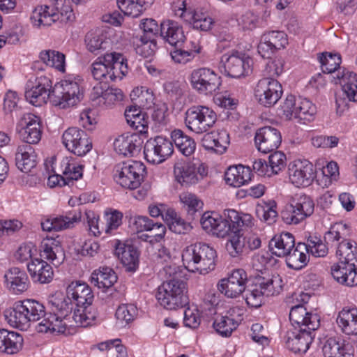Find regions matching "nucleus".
<instances>
[{
  "label": "nucleus",
  "mask_w": 357,
  "mask_h": 357,
  "mask_svg": "<svg viewBox=\"0 0 357 357\" xmlns=\"http://www.w3.org/2000/svg\"><path fill=\"white\" fill-rule=\"evenodd\" d=\"M250 167L239 165L229 167L225 172V178L228 185L238 188L250 181Z\"/></svg>",
  "instance_id": "43"
},
{
  "label": "nucleus",
  "mask_w": 357,
  "mask_h": 357,
  "mask_svg": "<svg viewBox=\"0 0 357 357\" xmlns=\"http://www.w3.org/2000/svg\"><path fill=\"white\" fill-rule=\"evenodd\" d=\"M122 218L123 214L118 211H106L105 213V227L102 226L101 229H105L106 233H111L121 225Z\"/></svg>",
  "instance_id": "63"
},
{
  "label": "nucleus",
  "mask_w": 357,
  "mask_h": 357,
  "mask_svg": "<svg viewBox=\"0 0 357 357\" xmlns=\"http://www.w3.org/2000/svg\"><path fill=\"white\" fill-rule=\"evenodd\" d=\"M282 92V85L278 80L263 77L255 89V97L261 105L271 107L279 100Z\"/></svg>",
  "instance_id": "16"
},
{
  "label": "nucleus",
  "mask_w": 357,
  "mask_h": 357,
  "mask_svg": "<svg viewBox=\"0 0 357 357\" xmlns=\"http://www.w3.org/2000/svg\"><path fill=\"white\" fill-rule=\"evenodd\" d=\"M84 98L83 89L75 79H66L52 89L51 102L61 109L77 105Z\"/></svg>",
  "instance_id": "10"
},
{
  "label": "nucleus",
  "mask_w": 357,
  "mask_h": 357,
  "mask_svg": "<svg viewBox=\"0 0 357 357\" xmlns=\"http://www.w3.org/2000/svg\"><path fill=\"white\" fill-rule=\"evenodd\" d=\"M350 236V229L347 224L342 222H336L331 226L329 230L324 234V241L326 244L333 245L338 243L336 255L339 258L338 262L344 264L357 263V245L347 240Z\"/></svg>",
  "instance_id": "7"
},
{
  "label": "nucleus",
  "mask_w": 357,
  "mask_h": 357,
  "mask_svg": "<svg viewBox=\"0 0 357 357\" xmlns=\"http://www.w3.org/2000/svg\"><path fill=\"white\" fill-rule=\"evenodd\" d=\"M229 144V134L225 130H213L204 135L202 146L208 151L222 154Z\"/></svg>",
  "instance_id": "30"
},
{
  "label": "nucleus",
  "mask_w": 357,
  "mask_h": 357,
  "mask_svg": "<svg viewBox=\"0 0 357 357\" xmlns=\"http://www.w3.org/2000/svg\"><path fill=\"white\" fill-rule=\"evenodd\" d=\"M15 165L22 172L27 173L37 165V154L31 145L22 144L17 148Z\"/></svg>",
  "instance_id": "36"
},
{
  "label": "nucleus",
  "mask_w": 357,
  "mask_h": 357,
  "mask_svg": "<svg viewBox=\"0 0 357 357\" xmlns=\"http://www.w3.org/2000/svg\"><path fill=\"white\" fill-rule=\"evenodd\" d=\"M165 217L169 229L176 234H185L192 229L190 224L178 216L174 209H168Z\"/></svg>",
  "instance_id": "49"
},
{
  "label": "nucleus",
  "mask_w": 357,
  "mask_h": 357,
  "mask_svg": "<svg viewBox=\"0 0 357 357\" xmlns=\"http://www.w3.org/2000/svg\"><path fill=\"white\" fill-rule=\"evenodd\" d=\"M295 239L294 236L289 232L282 233L280 236H274L271 242L270 247L273 254L283 257L289 253V250L294 247Z\"/></svg>",
  "instance_id": "46"
},
{
  "label": "nucleus",
  "mask_w": 357,
  "mask_h": 357,
  "mask_svg": "<svg viewBox=\"0 0 357 357\" xmlns=\"http://www.w3.org/2000/svg\"><path fill=\"white\" fill-rule=\"evenodd\" d=\"M324 357H354L352 347L335 337L327 339L322 347Z\"/></svg>",
  "instance_id": "40"
},
{
  "label": "nucleus",
  "mask_w": 357,
  "mask_h": 357,
  "mask_svg": "<svg viewBox=\"0 0 357 357\" xmlns=\"http://www.w3.org/2000/svg\"><path fill=\"white\" fill-rule=\"evenodd\" d=\"M217 288L229 298H236L243 294L248 305L259 307L264 296L277 295L282 291V280L279 275L271 278L257 275L248 278L243 269L238 268L229 274L227 278L221 279Z\"/></svg>",
  "instance_id": "1"
},
{
  "label": "nucleus",
  "mask_w": 357,
  "mask_h": 357,
  "mask_svg": "<svg viewBox=\"0 0 357 357\" xmlns=\"http://www.w3.org/2000/svg\"><path fill=\"white\" fill-rule=\"evenodd\" d=\"M117 281L116 273L109 267H100L91 275V282L99 289H107Z\"/></svg>",
  "instance_id": "45"
},
{
  "label": "nucleus",
  "mask_w": 357,
  "mask_h": 357,
  "mask_svg": "<svg viewBox=\"0 0 357 357\" xmlns=\"http://www.w3.org/2000/svg\"><path fill=\"white\" fill-rule=\"evenodd\" d=\"M253 219L250 226L240 225L231 233L229 234V239L225 245L228 254L231 257H237L241 255L247 250H253L261 245V239L256 234L248 231L247 229L253 225Z\"/></svg>",
  "instance_id": "9"
},
{
  "label": "nucleus",
  "mask_w": 357,
  "mask_h": 357,
  "mask_svg": "<svg viewBox=\"0 0 357 357\" xmlns=\"http://www.w3.org/2000/svg\"><path fill=\"white\" fill-rule=\"evenodd\" d=\"M180 201L188 207V215L194 218L195 214L201 210L203 206V202L195 195L189 192H182L180 196Z\"/></svg>",
  "instance_id": "57"
},
{
  "label": "nucleus",
  "mask_w": 357,
  "mask_h": 357,
  "mask_svg": "<svg viewBox=\"0 0 357 357\" xmlns=\"http://www.w3.org/2000/svg\"><path fill=\"white\" fill-rule=\"evenodd\" d=\"M66 291L77 307L90 306L93 302L91 289L84 282H73L67 287Z\"/></svg>",
  "instance_id": "35"
},
{
  "label": "nucleus",
  "mask_w": 357,
  "mask_h": 357,
  "mask_svg": "<svg viewBox=\"0 0 357 357\" xmlns=\"http://www.w3.org/2000/svg\"><path fill=\"white\" fill-rule=\"evenodd\" d=\"M186 283L174 280H165L158 289L156 298L167 310L182 308L188 303Z\"/></svg>",
  "instance_id": "8"
},
{
  "label": "nucleus",
  "mask_w": 357,
  "mask_h": 357,
  "mask_svg": "<svg viewBox=\"0 0 357 357\" xmlns=\"http://www.w3.org/2000/svg\"><path fill=\"white\" fill-rule=\"evenodd\" d=\"M298 123L305 124L313 119L316 114L315 105L307 98H299L298 99Z\"/></svg>",
  "instance_id": "52"
},
{
  "label": "nucleus",
  "mask_w": 357,
  "mask_h": 357,
  "mask_svg": "<svg viewBox=\"0 0 357 357\" xmlns=\"http://www.w3.org/2000/svg\"><path fill=\"white\" fill-rule=\"evenodd\" d=\"M307 238L306 245L308 252L317 257H325L328 253V248L324 243L319 237L317 236L309 235Z\"/></svg>",
  "instance_id": "60"
},
{
  "label": "nucleus",
  "mask_w": 357,
  "mask_h": 357,
  "mask_svg": "<svg viewBox=\"0 0 357 357\" xmlns=\"http://www.w3.org/2000/svg\"><path fill=\"white\" fill-rule=\"evenodd\" d=\"M288 171L291 183L298 188L310 185L316 177L313 165L306 160L290 163Z\"/></svg>",
  "instance_id": "20"
},
{
  "label": "nucleus",
  "mask_w": 357,
  "mask_h": 357,
  "mask_svg": "<svg viewBox=\"0 0 357 357\" xmlns=\"http://www.w3.org/2000/svg\"><path fill=\"white\" fill-rule=\"evenodd\" d=\"M160 36L171 45L176 47H181L185 40L182 27L178 22L171 20L161 23Z\"/></svg>",
  "instance_id": "38"
},
{
  "label": "nucleus",
  "mask_w": 357,
  "mask_h": 357,
  "mask_svg": "<svg viewBox=\"0 0 357 357\" xmlns=\"http://www.w3.org/2000/svg\"><path fill=\"white\" fill-rule=\"evenodd\" d=\"M104 59L109 66V79L115 81L121 79L128 73L127 59L121 54L115 52L104 54Z\"/></svg>",
  "instance_id": "37"
},
{
  "label": "nucleus",
  "mask_w": 357,
  "mask_h": 357,
  "mask_svg": "<svg viewBox=\"0 0 357 357\" xmlns=\"http://www.w3.org/2000/svg\"><path fill=\"white\" fill-rule=\"evenodd\" d=\"M27 271L33 282L47 284L54 276L52 267L41 258H34L27 264Z\"/></svg>",
  "instance_id": "32"
},
{
  "label": "nucleus",
  "mask_w": 357,
  "mask_h": 357,
  "mask_svg": "<svg viewBox=\"0 0 357 357\" xmlns=\"http://www.w3.org/2000/svg\"><path fill=\"white\" fill-rule=\"evenodd\" d=\"M216 251L204 243L188 246L182 253V261L185 268L192 271L206 274L215 266Z\"/></svg>",
  "instance_id": "6"
},
{
  "label": "nucleus",
  "mask_w": 357,
  "mask_h": 357,
  "mask_svg": "<svg viewBox=\"0 0 357 357\" xmlns=\"http://www.w3.org/2000/svg\"><path fill=\"white\" fill-rule=\"evenodd\" d=\"M174 172L176 181L183 186H190L197 183L208 174L206 167L202 165L179 162L175 164Z\"/></svg>",
  "instance_id": "19"
},
{
  "label": "nucleus",
  "mask_w": 357,
  "mask_h": 357,
  "mask_svg": "<svg viewBox=\"0 0 357 357\" xmlns=\"http://www.w3.org/2000/svg\"><path fill=\"white\" fill-rule=\"evenodd\" d=\"M331 275L340 284L354 287L357 285V271L356 264H344L337 262L331 268Z\"/></svg>",
  "instance_id": "34"
},
{
  "label": "nucleus",
  "mask_w": 357,
  "mask_h": 357,
  "mask_svg": "<svg viewBox=\"0 0 357 357\" xmlns=\"http://www.w3.org/2000/svg\"><path fill=\"white\" fill-rule=\"evenodd\" d=\"M261 38L268 43L269 45L275 50L284 48L288 44L287 34L280 31H271L265 33Z\"/></svg>",
  "instance_id": "59"
},
{
  "label": "nucleus",
  "mask_w": 357,
  "mask_h": 357,
  "mask_svg": "<svg viewBox=\"0 0 357 357\" xmlns=\"http://www.w3.org/2000/svg\"><path fill=\"white\" fill-rule=\"evenodd\" d=\"M291 202L294 204V207H297L300 213L304 215L305 220L313 214L314 203L310 197L305 194L296 195Z\"/></svg>",
  "instance_id": "56"
},
{
  "label": "nucleus",
  "mask_w": 357,
  "mask_h": 357,
  "mask_svg": "<svg viewBox=\"0 0 357 357\" xmlns=\"http://www.w3.org/2000/svg\"><path fill=\"white\" fill-rule=\"evenodd\" d=\"M75 19L70 0H55L52 5H41L36 7L30 16L32 26L42 29L56 22H68Z\"/></svg>",
  "instance_id": "4"
},
{
  "label": "nucleus",
  "mask_w": 357,
  "mask_h": 357,
  "mask_svg": "<svg viewBox=\"0 0 357 357\" xmlns=\"http://www.w3.org/2000/svg\"><path fill=\"white\" fill-rule=\"evenodd\" d=\"M336 322L344 334L356 335L357 308L344 307L339 312Z\"/></svg>",
  "instance_id": "41"
},
{
  "label": "nucleus",
  "mask_w": 357,
  "mask_h": 357,
  "mask_svg": "<svg viewBox=\"0 0 357 357\" xmlns=\"http://www.w3.org/2000/svg\"><path fill=\"white\" fill-rule=\"evenodd\" d=\"M173 151L172 139L163 136L150 138L144 148L146 160L152 164L162 163L172 155Z\"/></svg>",
  "instance_id": "15"
},
{
  "label": "nucleus",
  "mask_w": 357,
  "mask_h": 357,
  "mask_svg": "<svg viewBox=\"0 0 357 357\" xmlns=\"http://www.w3.org/2000/svg\"><path fill=\"white\" fill-rule=\"evenodd\" d=\"M153 2V0H117V5L126 15L137 17Z\"/></svg>",
  "instance_id": "47"
},
{
  "label": "nucleus",
  "mask_w": 357,
  "mask_h": 357,
  "mask_svg": "<svg viewBox=\"0 0 357 357\" xmlns=\"http://www.w3.org/2000/svg\"><path fill=\"white\" fill-rule=\"evenodd\" d=\"M225 73L233 78L246 76L252 72V60L245 54L236 52L229 56L224 54L221 58Z\"/></svg>",
  "instance_id": "18"
},
{
  "label": "nucleus",
  "mask_w": 357,
  "mask_h": 357,
  "mask_svg": "<svg viewBox=\"0 0 357 357\" xmlns=\"http://www.w3.org/2000/svg\"><path fill=\"white\" fill-rule=\"evenodd\" d=\"M52 82L46 77H40L36 79L34 85L27 84L25 91L26 98L35 106H40L47 102L49 99L51 101L52 93Z\"/></svg>",
  "instance_id": "25"
},
{
  "label": "nucleus",
  "mask_w": 357,
  "mask_h": 357,
  "mask_svg": "<svg viewBox=\"0 0 357 357\" xmlns=\"http://www.w3.org/2000/svg\"><path fill=\"white\" fill-rule=\"evenodd\" d=\"M18 126L21 127L18 133L23 144L31 145L39 142L42 131L38 116L30 113L25 114L20 119Z\"/></svg>",
  "instance_id": "22"
},
{
  "label": "nucleus",
  "mask_w": 357,
  "mask_h": 357,
  "mask_svg": "<svg viewBox=\"0 0 357 357\" xmlns=\"http://www.w3.org/2000/svg\"><path fill=\"white\" fill-rule=\"evenodd\" d=\"M52 171L54 173H61L63 185H69L73 181H77L82 177L83 166L77 164L72 157H63L59 161L55 160L53 162Z\"/></svg>",
  "instance_id": "26"
},
{
  "label": "nucleus",
  "mask_w": 357,
  "mask_h": 357,
  "mask_svg": "<svg viewBox=\"0 0 357 357\" xmlns=\"http://www.w3.org/2000/svg\"><path fill=\"white\" fill-rule=\"evenodd\" d=\"M91 73L96 80L108 81L109 73V66L108 63L105 62L104 55L98 57L97 60L93 63L91 66Z\"/></svg>",
  "instance_id": "62"
},
{
  "label": "nucleus",
  "mask_w": 357,
  "mask_h": 357,
  "mask_svg": "<svg viewBox=\"0 0 357 357\" xmlns=\"http://www.w3.org/2000/svg\"><path fill=\"white\" fill-rule=\"evenodd\" d=\"M22 336L14 331L0 329V352L14 354L19 352L23 346Z\"/></svg>",
  "instance_id": "39"
},
{
  "label": "nucleus",
  "mask_w": 357,
  "mask_h": 357,
  "mask_svg": "<svg viewBox=\"0 0 357 357\" xmlns=\"http://www.w3.org/2000/svg\"><path fill=\"white\" fill-rule=\"evenodd\" d=\"M114 254L127 271L134 272L139 265V251L133 245L116 241Z\"/></svg>",
  "instance_id": "28"
},
{
  "label": "nucleus",
  "mask_w": 357,
  "mask_h": 357,
  "mask_svg": "<svg viewBox=\"0 0 357 357\" xmlns=\"http://www.w3.org/2000/svg\"><path fill=\"white\" fill-rule=\"evenodd\" d=\"M65 58L63 53L55 50H44L40 53V59L43 63L62 72L65 70Z\"/></svg>",
  "instance_id": "51"
},
{
  "label": "nucleus",
  "mask_w": 357,
  "mask_h": 357,
  "mask_svg": "<svg viewBox=\"0 0 357 357\" xmlns=\"http://www.w3.org/2000/svg\"><path fill=\"white\" fill-rule=\"evenodd\" d=\"M289 320L293 328H305L308 330L315 331L319 327V317L317 314H312L307 311L303 304L295 305L291 308Z\"/></svg>",
  "instance_id": "27"
},
{
  "label": "nucleus",
  "mask_w": 357,
  "mask_h": 357,
  "mask_svg": "<svg viewBox=\"0 0 357 357\" xmlns=\"http://www.w3.org/2000/svg\"><path fill=\"white\" fill-rule=\"evenodd\" d=\"M146 172V167L139 161L128 160L115 166L114 177L123 188L134 190L139 187Z\"/></svg>",
  "instance_id": "12"
},
{
  "label": "nucleus",
  "mask_w": 357,
  "mask_h": 357,
  "mask_svg": "<svg viewBox=\"0 0 357 357\" xmlns=\"http://www.w3.org/2000/svg\"><path fill=\"white\" fill-rule=\"evenodd\" d=\"M5 284L13 294H21L29 287L30 282L26 273L18 267L9 268L4 275Z\"/></svg>",
  "instance_id": "29"
},
{
  "label": "nucleus",
  "mask_w": 357,
  "mask_h": 357,
  "mask_svg": "<svg viewBox=\"0 0 357 357\" xmlns=\"http://www.w3.org/2000/svg\"><path fill=\"white\" fill-rule=\"evenodd\" d=\"M62 142L68 151L78 156L84 155L92 148L86 132L76 127L69 128L63 133Z\"/></svg>",
  "instance_id": "17"
},
{
  "label": "nucleus",
  "mask_w": 357,
  "mask_h": 357,
  "mask_svg": "<svg viewBox=\"0 0 357 357\" xmlns=\"http://www.w3.org/2000/svg\"><path fill=\"white\" fill-rule=\"evenodd\" d=\"M282 142L280 132L271 126L258 129L255 133V142L259 151L268 153L275 151Z\"/></svg>",
  "instance_id": "24"
},
{
  "label": "nucleus",
  "mask_w": 357,
  "mask_h": 357,
  "mask_svg": "<svg viewBox=\"0 0 357 357\" xmlns=\"http://www.w3.org/2000/svg\"><path fill=\"white\" fill-rule=\"evenodd\" d=\"M314 331L297 327L289 330L284 337L287 348L296 354H305L313 341Z\"/></svg>",
  "instance_id": "21"
},
{
  "label": "nucleus",
  "mask_w": 357,
  "mask_h": 357,
  "mask_svg": "<svg viewBox=\"0 0 357 357\" xmlns=\"http://www.w3.org/2000/svg\"><path fill=\"white\" fill-rule=\"evenodd\" d=\"M213 326L218 334L222 336L228 337L238 327V323L227 316H220L216 317Z\"/></svg>",
  "instance_id": "54"
},
{
  "label": "nucleus",
  "mask_w": 357,
  "mask_h": 357,
  "mask_svg": "<svg viewBox=\"0 0 357 357\" xmlns=\"http://www.w3.org/2000/svg\"><path fill=\"white\" fill-rule=\"evenodd\" d=\"M289 250V253H287L286 263L289 268L294 270H301L305 267L307 262V257L306 253L308 252L305 243H298L296 245Z\"/></svg>",
  "instance_id": "42"
},
{
  "label": "nucleus",
  "mask_w": 357,
  "mask_h": 357,
  "mask_svg": "<svg viewBox=\"0 0 357 357\" xmlns=\"http://www.w3.org/2000/svg\"><path fill=\"white\" fill-rule=\"evenodd\" d=\"M52 312L39 322L36 328L38 333L57 332L63 333L66 324L63 319L71 313L73 303L68 295L66 297L62 294H56L49 299Z\"/></svg>",
  "instance_id": "5"
},
{
  "label": "nucleus",
  "mask_w": 357,
  "mask_h": 357,
  "mask_svg": "<svg viewBox=\"0 0 357 357\" xmlns=\"http://www.w3.org/2000/svg\"><path fill=\"white\" fill-rule=\"evenodd\" d=\"M217 121L215 112L203 105H195L185 113V124L191 131L199 134L208 131Z\"/></svg>",
  "instance_id": "13"
},
{
  "label": "nucleus",
  "mask_w": 357,
  "mask_h": 357,
  "mask_svg": "<svg viewBox=\"0 0 357 357\" xmlns=\"http://www.w3.org/2000/svg\"><path fill=\"white\" fill-rule=\"evenodd\" d=\"M284 70V61L280 58H275L268 61L263 71L264 77L275 79L280 75Z\"/></svg>",
  "instance_id": "64"
},
{
  "label": "nucleus",
  "mask_w": 357,
  "mask_h": 357,
  "mask_svg": "<svg viewBox=\"0 0 357 357\" xmlns=\"http://www.w3.org/2000/svg\"><path fill=\"white\" fill-rule=\"evenodd\" d=\"M85 43L89 52L98 54L100 50L106 49L108 41L100 31H91L86 33Z\"/></svg>",
  "instance_id": "50"
},
{
  "label": "nucleus",
  "mask_w": 357,
  "mask_h": 357,
  "mask_svg": "<svg viewBox=\"0 0 357 357\" xmlns=\"http://www.w3.org/2000/svg\"><path fill=\"white\" fill-rule=\"evenodd\" d=\"M40 256L54 266L61 264L65 259V252L61 241L54 238L43 239L40 245Z\"/></svg>",
  "instance_id": "31"
},
{
  "label": "nucleus",
  "mask_w": 357,
  "mask_h": 357,
  "mask_svg": "<svg viewBox=\"0 0 357 357\" xmlns=\"http://www.w3.org/2000/svg\"><path fill=\"white\" fill-rule=\"evenodd\" d=\"M298 99L293 95H288L280 106V115L287 120H296L298 122Z\"/></svg>",
  "instance_id": "58"
},
{
  "label": "nucleus",
  "mask_w": 357,
  "mask_h": 357,
  "mask_svg": "<svg viewBox=\"0 0 357 357\" xmlns=\"http://www.w3.org/2000/svg\"><path fill=\"white\" fill-rule=\"evenodd\" d=\"M319 61L324 73H335L340 66L342 59L338 54L324 52L319 56Z\"/></svg>",
  "instance_id": "55"
},
{
  "label": "nucleus",
  "mask_w": 357,
  "mask_h": 357,
  "mask_svg": "<svg viewBox=\"0 0 357 357\" xmlns=\"http://www.w3.org/2000/svg\"><path fill=\"white\" fill-rule=\"evenodd\" d=\"M333 74L332 82L342 86V95L347 98L336 97L337 113L342 114L348 109L349 101L357 102V75L345 68H341L340 66Z\"/></svg>",
  "instance_id": "11"
},
{
  "label": "nucleus",
  "mask_w": 357,
  "mask_h": 357,
  "mask_svg": "<svg viewBox=\"0 0 357 357\" xmlns=\"http://www.w3.org/2000/svg\"><path fill=\"white\" fill-rule=\"evenodd\" d=\"M281 216L283 221L289 225H297L305 220L304 215L300 213L297 207H294L291 201L284 206L281 212Z\"/></svg>",
  "instance_id": "61"
},
{
  "label": "nucleus",
  "mask_w": 357,
  "mask_h": 357,
  "mask_svg": "<svg viewBox=\"0 0 357 357\" xmlns=\"http://www.w3.org/2000/svg\"><path fill=\"white\" fill-rule=\"evenodd\" d=\"M223 218L215 212L204 213L200 220L201 225L206 232L223 237L231 233L240 223L250 226L252 216L247 213H239L235 210L228 209L224 211Z\"/></svg>",
  "instance_id": "2"
},
{
  "label": "nucleus",
  "mask_w": 357,
  "mask_h": 357,
  "mask_svg": "<svg viewBox=\"0 0 357 357\" xmlns=\"http://www.w3.org/2000/svg\"><path fill=\"white\" fill-rule=\"evenodd\" d=\"M172 142L173 141L176 147L184 155H190L194 153L196 143L190 137L184 134L181 130H174L171 133Z\"/></svg>",
  "instance_id": "48"
},
{
  "label": "nucleus",
  "mask_w": 357,
  "mask_h": 357,
  "mask_svg": "<svg viewBox=\"0 0 357 357\" xmlns=\"http://www.w3.org/2000/svg\"><path fill=\"white\" fill-rule=\"evenodd\" d=\"M142 144V139L137 134L127 132L114 140V148L119 154L132 157L140 151Z\"/></svg>",
  "instance_id": "33"
},
{
  "label": "nucleus",
  "mask_w": 357,
  "mask_h": 357,
  "mask_svg": "<svg viewBox=\"0 0 357 357\" xmlns=\"http://www.w3.org/2000/svg\"><path fill=\"white\" fill-rule=\"evenodd\" d=\"M81 218L80 209H73L63 215L45 219L41 222V227L43 231L48 232L72 229L75 224L80 222Z\"/></svg>",
  "instance_id": "23"
},
{
  "label": "nucleus",
  "mask_w": 357,
  "mask_h": 357,
  "mask_svg": "<svg viewBox=\"0 0 357 357\" xmlns=\"http://www.w3.org/2000/svg\"><path fill=\"white\" fill-rule=\"evenodd\" d=\"M189 81L192 88L203 95L215 93L222 83L221 77L208 68L194 69L189 76Z\"/></svg>",
  "instance_id": "14"
},
{
  "label": "nucleus",
  "mask_w": 357,
  "mask_h": 357,
  "mask_svg": "<svg viewBox=\"0 0 357 357\" xmlns=\"http://www.w3.org/2000/svg\"><path fill=\"white\" fill-rule=\"evenodd\" d=\"M136 53L144 58L153 56L157 49L156 41L153 38L140 36L134 42Z\"/></svg>",
  "instance_id": "53"
},
{
  "label": "nucleus",
  "mask_w": 357,
  "mask_h": 357,
  "mask_svg": "<svg viewBox=\"0 0 357 357\" xmlns=\"http://www.w3.org/2000/svg\"><path fill=\"white\" fill-rule=\"evenodd\" d=\"M6 320L13 327L26 331L31 322L43 319L47 314L45 306L33 299H25L15 302L13 307L3 312Z\"/></svg>",
  "instance_id": "3"
},
{
  "label": "nucleus",
  "mask_w": 357,
  "mask_h": 357,
  "mask_svg": "<svg viewBox=\"0 0 357 357\" xmlns=\"http://www.w3.org/2000/svg\"><path fill=\"white\" fill-rule=\"evenodd\" d=\"M181 17L192 24L194 29L204 31L211 29L213 20L207 14L197 10L187 11L186 9H181Z\"/></svg>",
  "instance_id": "44"
}]
</instances>
